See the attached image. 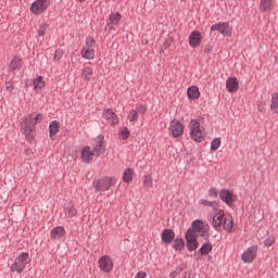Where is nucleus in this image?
<instances>
[{
  "mask_svg": "<svg viewBox=\"0 0 278 278\" xmlns=\"http://www.w3.org/2000/svg\"><path fill=\"white\" fill-rule=\"evenodd\" d=\"M43 119L45 115H42V113L24 116L22 119V131L28 142L36 138V125L42 123Z\"/></svg>",
  "mask_w": 278,
  "mask_h": 278,
  "instance_id": "obj_1",
  "label": "nucleus"
},
{
  "mask_svg": "<svg viewBox=\"0 0 278 278\" xmlns=\"http://www.w3.org/2000/svg\"><path fill=\"white\" fill-rule=\"evenodd\" d=\"M189 129L194 142H203L205 140V128L197 119L190 121Z\"/></svg>",
  "mask_w": 278,
  "mask_h": 278,
  "instance_id": "obj_2",
  "label": "nucleus"
},
{
  "mask_svg": "<svg viewBox=\"0 0 278 278\" xmlns=\"http://www.w3.org/2000/svg\"><path fill=\"white\" fill-rule=\"evenodd\" d=\"M31 262V257H29V253L23 252L21 253L14 261V263L11 265V271L17 273L21 275L27 266Z\"/></svg>",
  "mask_w": 278,
  "mask_h": 278,
  "instance_id": "obj_3",
  "label": "nucleus"
},
{
  "mask_svg": "<svg viewBox=\"0 0 278 278\" xmlns=\"http://www.w3.org/2000/svg\"><path fill=\"white\" fill-rule=\"evenodd\" d=\"M116 177H104L102 179L94 180L92 186L96 192H108L113 186L117 184Z\"/></svg>",
  "mask_w": 278,
  "mask_h": 278,
  "instance_id": "obj_4",
  "label": "nucleus"
},
{
  "mask_svg": "<svg viewBox=\"0 0 278 278\" xmlns=\"http://www.w3.org/2000/svg\"><path fill=\"white\" fill-rule=\"evenodd\" d=\"M189 229L194 232V236H201L204 240L210 238V226L201 220H194Z\"/></svg>",
  "mask_w": 278,
  "mask_h": 278,
  "instance_id": "obj_5",
  "label": "nucleus"
},
{
  "mask_svg": "<svg viewBox=\"0 0 278 278\" xmlns=\"http://www.w3.org/2000/svg\"><path fill=\"white\" fill-rule=\"evenodd\" d=\"M94 48H96L94 39L92 37H87L86 45L81 49V56L85 60H94Z\"/></svg>",
  "mask_w": 278,
  "mask_h": 278,
  "instance_id": "obj_6",
  "label": "nucleus"
},
{
  "mask_svg": "<svg viewBox=\"0 0 278 278\" xmlns=\"http://www.w3.org/2000/svg\"><path fill=\"white\" fill-rule=\"evenodd\" d=\"M49 5H50V0H36L30 5V12L31 14H35L37 16L40 14H45Z\"/></svg>",
  "mask_w": 278,
  "mask_h": 278,
  "instance_id": "obj_7",
  "label": "nucleus"
},
{
  "mask_svg": "<svg viewBox=\"0 0 278 278\" xmlns=\"http://www.w3.org/2000/svg\"><path fill=\"white\" fill-rule=\"evenodd\" d=\"M99 268L103 273H111L112 268H114V262L108 255H103L98 261Z\"/></svg>",
  "mask_w": 278,
  "mask_h": 278,
  "instance_id": "obj_8",
  "label": "nucleus"
},
{
  "mask_svg": "<svg viewBox=\"0 0 278 278\" xmlns=\"http://www.w3.org/2000/svg\"><path fill=\"white\" fill-rule=\"evenodd\" d=\"M169 131L174 138H179L184 136V124L178 119H173L169 124Z\"/></svg>",
  "mask_w": 278,
  "mask_h": 278,
  "instance_id": "obj_9",
  "label": "nucleus"
},
{
  "mask_svg": "<svg viewBox=\"0 0 278 278\" xmlns=\"http://www.w3.org/2000/svg\"><path fill=\"white\" fill-rule=\"evenodd\" d=\"M232 27L228 23H217L211 27V31H219L222 36H231Z\"/></svg>",
  "mask_w": 278,
  "mask_h": 278,
  "instance_id": "obj_10",
  "label": "nucleus"
},
{
  "mask_svg": "<svg viewBox=\"0 0 278 278\" xmlns=\"http://www.w3.org/2000/svg\"><path fill=\"white\" fill-rule=\"evenodd\" d=\"M197 236L192 229H188L186 233L187 249L188 251H197L199 249V243L197 242Z\"/></svg>",
  "mask_w": 278,
  "mask_h": 278,
  "instance_id": "obj_11",
  "label": "nucleus"
},
{
  "mask_svg": "<svg viewBox=\"0 0 278 278\" xmlns=\"http://www.w3.org/2000/svg\"><path fill=\"white\" fill-rule=\"evenodd\" d=\"M257 257V247L248 248L241 255L242 262L251 264Z\"/></svg>",
  "mask_w": 278,
  "mask_h": 278,
  "instance_id": "obj_12",
  "label": "nucleus"
},
{
  "mask_svg": "<svg viewBox=\"0 0 278 278\" xmlns=\"http://www.w3.org/2000/svg\"><path fill=\"white\" fill-rule=\"evenodd\" d=\"M203 41V36L197 30L192 31L189 35V45L192 47V49H197V47L201 46V42Z\"/></svg>",
  "mask_w": 278,
  "mask_h": 278,
  "instance_id": "obj_13",
  "label": "nucleus"
},
{
  "mask_svg": "<svg viewBox=\"0 0 278 278\" xmlns=\"http://www.w3.org/2000/svg\"><path fill=\"white\" fill-rule=\"evenodd\" d=\"M103 116L112 127H114V125H118L119 123L118 115L110 109L104 110Z\"/></svg>",
  "mask_w": 278,
  "mask_h": 278,
  "instance_id": "obj_14",
  "label": "nucleus"
},
{
  "mask_svg": "<svg viewBox=\"0 0 278 278\" xmlns=\"http://www.w3.org/2000/svg\"><path fill=\"white\" fill-rule=\"evenodd\" d=\"M224 220H225V212L220 210H216L215 215L213 216V227H215V229L223 227Z\"/></svg>",
  "mask_w": 278,
  "mask_h": 278,
  "instance_id": "obj_15",
  "label": "nucleus"
},
{
  "mask_svg": "<svg viewBox=\"0 0 278 278\" xmlns=\"http://www.w3.org/2000/svg\"><path fill=\"white\" fill-rule=\"evenodd\" d=\"M94 151L90 149V147H85L81 150V160L83 162H85L86 164L92 162V160H94Z\"/></svg>",
  "mask_w": 278,
  "mask_h": 278,
  "instance_id": "obj_16",
  "label": "nucleus"
},
{
  "mask_svg": "<svg viewBox=\"0 0 278 278\" xmlns=\"http://www.w3.org/2000/svg\"><path fill=\"white\" fill-rule=\"evenodd\" d=\"M219 199H222L226 205H233V193L227 189H223L219 192Z\"/></svg>",
  "mask_w": 278,
  "mask_h": 278,
  "instance_id": "obj_17",
  "label": "nucleus"
},
{
  "mask_svg": "<svg viewBox=\"0 0 278 278\" xmlns=\"http://www.w3.org/2000/svg\"><path fill=\"white\" fill-rule=\"evenodd\" d=\"M64 236H66V229L62 226L55 227L50 231V238L52 240H61Z\"/></svg>",
  "mask_w": 278,
  "mask_h": 278,
  "instance_id": "obj_18",
  "label": "nucleus"
},
{
  "mask_svg": "<svg viewBox=\"0 0 278 278\" xmlns=\"http://www.w3.org/2000/svg\"><path fill=\"white\" fill-rule=\"evenodd\" d=\"M240 87V83L238 81V78L230 77L226 80V89L229 92H238V88Z\"/></svg>",
  "mask_w": 278,
  "mask_h": 278,
  "instance_id": "obj_19",
  "label": "nucleus"
},
{
  "mask_svg": "<svg viewBox=\"0 0 278 278\" xmlns=\"http://www.w3.org/2000/svg\"><path fill=\"white\" fill-rule=\"evenodd\" d=\"M97 144L93 148V153L99 157V155H103L105 153V146H103V137L97 138Z\"/></svg>",
  "mask_w": 278,
  "mask_h": 278,
  "instance_id": "obj_20",
  "label": "nucleus"
},
{
  "mask_svg": "<svg viewBox=\"0 0 278 278\" xmlns=\"http://www.w3.org/2000/svg\"><path fill=\"white\" fill-rule=\"evenodd\" d=\"M187 96H188V99H190L191 101H197V99H199V97H201L199 87H197V86L189 87L187 90Z\"/></svg>",
  "mask_w": 278,
  "mask_h": 278,
  "instance_id": "obj_21",
  "label": "nucleus"
},
{
  "mask_svg": "<svg viewBox=\"0 0 278 278\" xmlns=\"http://www.w3.org/2000/svg\"><path fill=\"white\" fill-rule=\"evenodd\" d=\"M162 240L165 244H170L175 240V231L170 229H165L162 232Z\"/></svg>",
  "mask_w": 278,
  "mask_h": 278,
  "instance_id": "obj_22",
  "label": "nucleus"
},
{
  "mask_svg": "<svg viewBox=\"0 0 278 278\" xmlns=\"http://www.w3.org/2000/svg\"><path fill=\"white\" fill-rule=\"evenodd\" d=\"M222 227L226 229V231H233V218L230 215H226L224 217V222L222 224Z\"/></svg>",
  "mask_w": 278,
  "mask_h": 278,
  "instance_id": "obj_23",
  "label": "nucleus"
},
{
  "mask_svg": "<svg viewBox=\"0 0 278 278\" xmlns=\"http://www.w3.org/2000/svg\"><path fill=\"white\" fill-rule=\"evenodd\" d=\"M121 18H123V15H121V13H111L109 16L108 25H118V23H121Z\"/></svg>",
  "mask_w": 278,
  "mask_h": 278,
  "instance_id": "obj_24",
  "label": "nucleus"
},
{
  "mask_svg": "<svg viewBox=\"0 0 278 278\" xmlns=\"http://www.w3.org/2000/svg\"><path fill=\"white\" fill-rule=\"evenodd\" d=\"M93 75V70L92 67H88V66H85L83 67L81 70V79H85V81H90V78L92 77Z\"/></svg>",
  "mask_w": 278,
  "mask_h": 278,
  "instance_id": "obj_25",
  "label": "nucleus"
},
{
  "mask_svg": "<svg viewBox=\"0 0 278 278\" xmlns=\"http://www.w3.org/2000/svg\"><path fill=\"white\" fill-rule=\"evenodd\" d=\"M49 131H50V138H53V136H56L58 132L60 131V122L52 121L49 126Z\"/></svg>",
  "mask_w": 278,
  "mask_h": 278,
  "instance_id": "obj_26",
  "label": "nucleus"
},
{
  "mask_svg": "<svg viewBox=\"0 0 278 278\" xmlns=\"http://www.w3.org/2000/svg\"><path fill=\"white\" fill-rule=\"evenodd\" d=\"M260 10L261 12H270L273 10V0H261Z\"/></svg>",
  "mask_w": 278,
  "mask_h": 278,
  "instance_id": "obj_27",
  "label": "nucleus"
},
{
  "mask_svg": "<svg viewBox=\"0 0 278 278\" xmlns=\"http://www.w3.org/2000/svg\"><path fill=\"white\" fill-rule=\"evenodd\" d=\"M22 64L23 61L18 56L13 58L10 63V71H20Z\"/></svg>",
  "mask_w": 278,
  "mask_h": 278,
  "instance_id": "obj_28",
  "label": "nucleus"
},
{
  "mask_svg": "<svg viewBox=\"0 0 278 278\" xmlns=\"http://www.w3.org/2000/svg\"><path fill=\"white\" fill-rule=\"evenodd\" d=\"M34 88L37 92H39V90H42V88H45V78L42 76H38L34 79Z\"/></svg>",
  "mask_w": 278,
  "mask_h": 278,
  "instance_id": "obj_29",
  "label": "nucleus"
},
{
  "mask_svg": "<svg viewBox=\"0 0 278 278\" xmlns=\"http://www.w3.org/2000/svg\"><path fill=\"white\" fill-rule=\"evenodd\" d=\"M132 180H134V169L127 168L124 172L123 181H125V184H129Z\"/></svg>",
  "mask_w": 278,
  "mask_h": 278,
  "instance_id": "obj_30",
  "label": "nucleus"
},
{
  "mask_svg": "<svg viewBox=\"0 0 278 278\" xmlns=\"http://www.w3.org/2000/svg\"><path fill=\"white\" fill-rule=\"evenodd\" d=\"M144 188H153V177L144 175L142 178Z\"/></svg>",
  "mask_w": 278,
  "mask_h": 278,
  "instance_id": "obj_31",
  "label": "nucleus"
},
{
  "mask_svg": "<svg viewBox=\"0 0 278 278\" xmlns=\"http://www.w3.org/2000/svg\"><path fill=\"white\" fill-rule=\"evenodd\" d=\"M185 247H186V243L184 242V239H176L174 241L175 251H184Z\"/></svg>",
  "mask_w": 278,
  "mask_h": 278,
  "instance_id": "obj_32",
  "label": "nucleus"
},
{
  "mask_svg": "<svg viewBox=\"0 0 278 278\" xmlns=\"http://www.w3.org/2000/svg\"><path fill=\"white\" fill-rule=\"evenodd\" d=\"M212 252V243H204L200 249L201 255H207Z\"/></svg>",
  "mask_w": 278,
  "mask_h": 278,
  "instance_id": "obj_33",
  "label": "nucleus"
},
{
  "mask_svg": "<svg viewBox=\"0 0 278 278\" xmlns=\"http://www.w3.org/2000/svg\"><path fill=\"white\" fill-rule=\"evenodd\" d=\"M218 149H220V138H215V139L211 142V150H212V151H218Z\"/></svg>",
  "mask_w": 278,
  "mask_h": 278,
  "instance_id": "obj_34",
  "label": "nucleus"
},
{
  "mask_svg": "<svg viewBox=\"0 0 278 278\" xmlns=\"http://www.w3.org/2000/svg\"><path fill=\"white\" fill-rule=\"evenodd\" d=\"M128 121L130 123H136V121H138V111L131 110L128 114Z\"/></svg>",
  "mask_w": 278,
  "mask_h": 278,
  "instance_id": "obj_35",
  "label": "nucleus"
},
{
  "mask_svg": "<svg viewBox=\"0 0 278 278\" xmlns=\"http://www.w3.org/2000/svg\"><path fill=\"white\" fill-rule=\"evenodd\" d=\"M119 136H121L122 140H127V138H129V136H130L129 128H127V127L122 128L119 131Z\"/></svg>",
  "mask_w": 278,
  "mask_h": 278,
  "instance_id": "obj_36",
  "label": "nucleus"
},
{
  "mask_svg": "<svg viewBox=\"0 0 278 278\" xmlns=\"http://www.w3.org/2000/svg\"><path fill=\"white\" fill-rule=\"evenodd\" d=\"M65 214L70 217L77 216V210H75L73 206H67L65 208Z\"/></svg>",
  "mask_w": 278,
  "mask_h": 278,
  "instance_id": "obj_37",
  "label": "nucleus"
},
{
  "mask_svg": "<svg viewBox=\"0 0 278 278\" xmlns=\"http://www.w3.org/2000/svg\"><path fill=\"white\" fill-rule=\"evenodd\" d=\"M135 112H137V114H146V113H147V106H144V105H138V106L135 109Z\"/></svg>",
  "mask_w": 278,
  "mask_h": 278,
  "instance_id": "obj_38",
  "label": "nucleus"
},
{
  "mask_svg": "<svg viewBox=\"0 0 278 278\" xmlns=\"http://www.w3.org/2000/svg\"><path fill=\"white\" fill-rule=\"evenodd\" d=\"M265 247H273L275 244V237H268L264 242Z\"/></svg>",
  "mask_w": 278,
  "mask_h": 278,
  "instance_id": "obj_39",
  "label": "nucleus"
},
{
  "mask_svg": "<svg viewBox=\"0 0 278 278\" xmlns=\"http://www.w3.org/2000/svg\"><path fill=\"white\" fill-rule=\"evenodd\" d=\"M45 31H47V24H43L38 29V36H45Z\"/></svg>",
  "mask_w": 278,
  "mask_h": 278,
  "instance_id": "obj_40",
  "label": "nucleus"
},
{
  "mask_svg": "<svg viewBox=\"0 0 278 278\" xmlns=\"http://www.w3.org/2000/svg\"><path fill=\"white\" fill-rule=\"evenodd\" d=\"M201 205H205V206H208L211 205L212 207H214V205H216V202H210V201H206V200H201Z\"/></svg>",
  "mask_w": 278,
  "mask_h": 278,
  "instance_id": "obj_41",
  "label": "nucleus"
},
{
  "mask_svg": "<svg viewBox=\"0 0 278 278\" xmlns=\"http://www.w3.org/2000/svg\"><path fill=\"white\" fill-rule=\"evenodd\" d=\"M5 90L8 92H12V90H14V85H12V83H7L5 84Z\"/></svg>",
  "mask_w": 278,
  "mask_h": 278,
  "instance_id": "obj_42",
  "label": "nucleus"
},
{
  "mask_svg": "<svg viewBox=\"0 0 278 278\" xmlns=\"http://www.w3.org/2000/svg\"><path fill=\"white\" fill-rule=\"evenodd\" d=\"M135 278H147V273L146 271H139V273H137Z\"/></svg>",
  "mask_w": 278,
  "mask_h": 278,
  "instance_id": "obj_43",
  "label": "nucleus"
},
{
  "mask_svg": "<svg viewBox=\"0 0 278 278\" xmlns=\"http://www.w3.org/2000/svg\"><path fill=\"white\" fill-rule=\"evenodd\" d=\"M169 277H172V278L177 277V271H172V273L169 274Z\"/></svg>",
  "mask_w": 278,
  "mask_h": 278,
  "instance_id": "obj_44",
  "label": "nucleus"
},
{
  "mask_svg": "<svg viewBox=\"0 0 278 278\" xmlns=\"http://www.w3.org/2000/svg\"><path fill=\"white\" fill-rule=\"evenodd\" d=\"M77 3H85L86 0H76Z\"/></svg>",
  "mask_w": 278,
  "mask_h": 278,
  "instance_id": "obj_45",
  "label": "nucleus"
}]
</instances>
